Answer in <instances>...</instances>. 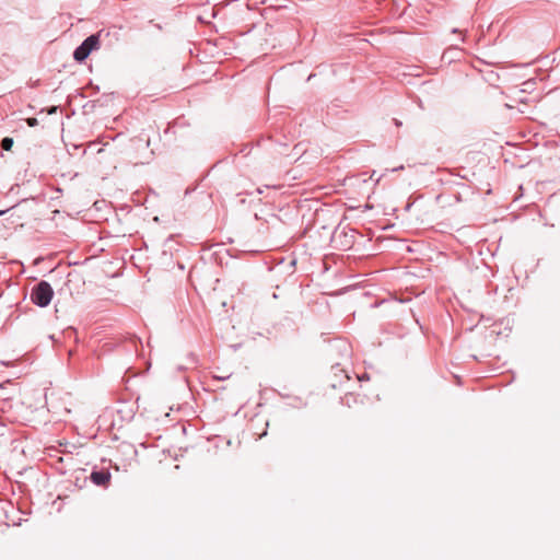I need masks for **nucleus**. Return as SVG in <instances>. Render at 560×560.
Segmentation results:
<instances>
[{"instance_id": "f257e3e1", "label": "nucleus", "mask_w": 560, "mask_h": 560, "mask_svg": "<svg viewBox=\"0 0 560 560\" xmlns=\"http://www.w3.org/2000/svg\"><path fill=\"white\" fill-rule=\"evenodd\" d=\"M54 298V289L49 282L42 280L31 291L30 299L38 307H46Z\"/></svg>"}, {"instance_id": "20e7f679", "label": "nucleus", "mask_w": 560, "mask_h": 560, "mask_svg": "<svg viewBox=\"0 0 560 560\" xmlns=\"http://www.w3.org/2000/svg\"><path fill=\"white\" fill-rule=\"evenodd\" d=\"M12 145H13V139L12 138L5 137V138L2 139L1 147H2L3 150L10 151L12 149Z\"/></svg>"}, {"instance_id": "7ed1b4c3", "label": "nucleus", "mask_w": 560, "mask_h": 560, "mask_svg": "<svg viewBox=\"0 0 560 560\" xmlns=\"http://www.w3.org/2000/svg\"><path fill=\"white\" fill-rule=\"evenodd\" d=\"M90 479L92 482L100 487H107L110 481V472L108 470H93Z\"/></svg>"}, {"instance_id": "423d86ee", "label": "nucleus", "mask_w": 560, "mask_h": 560, "mask_svg": "<svg viewBox=\"0 0 560 560\" xmlns=\"http://www.w3.org/2000/svg\"><path fill=\"white\" fill-rule=\"evenodd\" d=\"M5 211L0 210V215H2Z\"/></svg>"}, {"instance_id": "39448f33", "label": "nucleus", "mask_w": 560, "mask_h": 560, "mask_svg": "<svg viewBox=\"0 0 560 560\" xmlns=\"http://www.w3.org/2000/svg\"><path fill=\"white\" fill-rule=\"evenodd\" d=\"M26 122H27V125H28L30 127H35V126H37L38 120H37L36 118H34V117H31V118H27V119H26Z\"/></svg>"}, {"instance_id": "f03ea898", "label": "nucleus", "mask_w": 560, "mask_h": 560, "mask_svg": "<svg viewBox=\"0 0 560 560\" xmlns=\"http://www.w3.org/2000/svg\"><path fill=\"white\" fill-rule=\"evenodd\" d=\"M100 44L98 35H91L86 37L73 52L74 60L82 62L84 61L92 50L97 49Z\"/></svg>"}]
</instances>
